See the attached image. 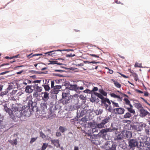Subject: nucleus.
<instances>
[{
    "label": "nucleus",
    "instance_id": "obj_32",
    "mask_svg": "<svg viewBox=\"0 0 150 150\" xmlns=\"http://www.w3.org/2000/svg\"><path fill=\"white\" fill-rule=\"evenodd\" d=\"M91 128L92 129L93 133H94L98 132V129H102V128L98 127L96 125H93V127Z\"/></svg>",
    "mask_w": 150,
    "mask_h": 150
},
{
    "label": "nucleus",
    "instance_id": "obj_14",
    "mask_svg": "<svg viewBox=\"0 0 150 150\" xmlns=\"http://www.w3.org/2000/svg\"><path fill=\"white\" fill-rule=\"evenodd\" d=\"M142 142L143 143L144 146H142L143 147L145 146H150V138H147L146 139L142 140Z\"/></svg>",
    "mask_w": 150,
    "mask_h": 150
},
{
    "label": "nucleus",
    "instance_id": "obj_12",
    "mask_svg": "<svg viewBox=\"0 0 150 150\" xmlns=\"http://www.w3.org/2000/svg\"><path fill=\"white\" fill-rule=\"evenodd\" d=\"M33 86L31 85H27L25 88V91L27 93H31L34 91V88L32 89L31 88Z\"/></svg>",
    "mask_w": 150,
    "mask_h": 150
},
{
    "label": "nucleus",
    "instance_id": "obj_57",
    "mask_svg": "<svg viewBox=\"0 0 150 150\" xmlns=\"http://www.w3.org/2000/svg\"><path fill=\"white\" fill-rule=\"evenodd\" d=\"M38 138V137H33L31 139V140L30 141V144H32L33 142H34L35 141V140L37 139Z\"/></svg>",
    "mask_w": 150,
    "mask_h": 150
},
{
    "label": "nucleus",
    "instance_id": "obj_25",
    "mask_svg": "<svg viewBox=\"0 0 150 150\" xmlns=\"http://www.w3.org/2000/svg\"><path fill=\"white\" fill-rule=\"evenodd\" d=\"M9 115L10 116L11 120L13 121L14 122H17L18 121V120L17 119L16 117L15 114H14L13 113V112H11Z\"/></svg>",
    "mask_w": 150,
    "mask_h": 150
},
{
    "label": "nucleus",
    "instance_id": "obj_8",
    "mask_svg": "<svg viewBox=\"0 0 150 150\" xmlns=\"http://www.w3.org/2000/svg\"><path fill=\"white\" fill-rule=\"evenodd\" d=\"M99 93L98 92H94V93L95 96H96L97 97L100 98V97L107 96V93L102 88L98 90Z\"/></svg>",
    "mask_w": 150,
    "mask_h": 150
},
{
    "label": "nucleus",
    "instance_id": "obj_61",
    "mask_svg": "<svg viewBox=\"0 0 150 150\" xmlns=\"http://www.w3.org/2000/svg\"><path fill=\"white\" fill-rule=\"evenodd\" d=\"M117 108H114L113 109H112V111L111 112L114 113L115 114H117L116 112H117Z\"/></svg>",
    "mask_w": 150,
    "mask_h": 150
},
{
    "label": "nucleus",
    "instance_id": "obj_33",
    "mask_svg": "<svg viewBox=\"0 0 150 150\" xmlns=\"http://www.w3.org/2000/svg\"><path fill=\"white\" fill-rule=\"evenodd\" d=\"M112 80L114 82L115 86L118 88H120L121 86V85L117 81H116L115 80L112 79Z\"/></svg>",
    "mask_w": 150,
    "mask_h": 150
},
{
    "label": "nucleus",
    "instance_id": "obj_4",
    "mask_svg": "<svg viewBox=\"0 0 150 150\" xmlns=\"http://www.w3.org/2000/svg\"><path fill=\"white\" fill-rule=\"evenodd\" d=\"M130 126L132 130L141 131L143 130L144 127H146V124L142 122H135V124H131Z\"/></svg>",
    "mask_w": 150,
    "mask_h": 150
},
{
    "label": "nucleus",
    "instance_id": "obj_13",
    "mask_svg": "<svg viewBox=\"0 0 150 150\" xmlns=\"http://www.w3.org/2000/svg\"><path fill=\"white\" fill-rule=\"evenodd\" d=\"M132 132L131 131H126L125 132H124L123 135L127 139H131L132 137Z\"/></svg>",
    "mask_w": 150,
    "mask_h": 150
},
{
    "label": "nucleus",
    "instance_id": "obj_17",
    "mask_svg": "<svg viewBox=\"0 0 150 150\" xmlns=\"http://www.w3.org/2000/svg\"><path fill=\"white\" fill-rule=\"evenodd\" d=\"M41 109L42 110V112L44 113L45 112V110L47 109V103L44 102L43 103H41L40 104Z\"/></svg>",
    "mask_w": 150,
    "mask_h": 150
},
{
    "label": "nucleus",
    "instance_id": "obj_2",
    "mask_svg": "<svg viewBox=\"0 0 150 150\" xmlns=\"http://www.w3.org/2000/svg\"><path fill=\"white\" fill-rule=\"evenodd\" d=\"M63 91L62 93V98L58 100L59 103H62L63 105H66L70 102L71 100L70 91L69 89L62 90Z\"/></svg>",
    "mask_w": 150,
    "mask_h": 150
},
{
    "label": "nucleus",
    "instance_id": "obj_50",
    "mask_svg": "<svg viewBox=\"0 0 150 150\" xmlns=\"http://www.w3.org/2000/svg\"><path fill=\"white\" fill-rule=\"evenodd\" d=\"M30 72L32 74H40V71H36L33 70H30Z\"/></svg>",
    "mask_w": 150,
    "mask_h": 150
},
{
    "label": "nucleus",
    "instance_id": "obj_21",
    "mask_svg": "<svg viewBox=\"0 0 150 150\" xmlns=\"http://www.w3.org/2000/svg\"><path fill=\"white\" fill-rule=\"evenodd\" d=\"M100 99V101L102 103L101 104V105L103 106L102 105V104H104L105 103H107V102L109 99V98L105 97L104 96L100 97V98H99Z\"/></svg>",
    "mask_w": 150,
    "mask_h": 150
},
{
    "label": "nucleus",
    "instance_id": "obj_39",
    "mask_svg": "<svg viewBox=\"0 0 150 150\" xmlns=\"http://www.w3.org/2000/svg\"><path fill=\"white\" fill-rule=\"evenodd\" d=\"M134 105H135V107L138 109H139V108L142 109L143 108L142 106V104L140 103H135L134 104Z\"/></svg>",
    "mask_w": 150,
    "mask_h": 150
},
{
    "label": "nucleus",
    "instance_id": "obj_48",
    "mask_svg": "<svg viewBox=\"0 0 150 150\" xmlns=\"http://www.w3.org/2000/svg\"><path fill=\"white\" fill-rule=\"evenodd\" d=\"M48 145V144L44 143L41 147V150H45Z\"/></svg>",
    "mask_w": 150,
    "mask_h": 150
},
{
    "label": "nucleus",
    "instance_id": "obj_20",
    "mask_svg": "<svg viewBox=\"0 0 150 150\" xmlns=\"http://www.w3.org/2000/svg\"><path fill=\"white\" fill-rule=\"evenodd\" d=\"M51 61L50 60H49V62H50L49 63H48V65H50V64H56L59 65H65V64L60 63L59 62H58V61Z\"/></svg>",
    "mask_w": 150,
    "mask_h": 150
},
{
    "label": "nucleus",
    "instance_id": "obj_46",
    "mask_svg": "<svg viewBox=\"0 0 150 150\" xmlns=\"http://www.w3.org/2000/svg\"><path fill=\"white\" fill-rule=\"evenodd\" d=\"M131 116V115L129 112H127L124 116L125 118H129Z\"/></svg>",
    "mask_w": 150,
    "mask_h": 150
},
{
    "label": "nucleus",
    "instance_id": "obj_53",
    "mask_svg": "<svg viewBox=\"0 0 150 150\" xmlns=\"http://www.w3.org/2000/svg\"><path fill=\"white\" fill-rule=\"evenodd\" d=\"M52 75L54 76H58L61 77H66V76H64L63 75L60 74H59L53 73Z\"/></svg>",
    "mask_w": 150,
    "mask_h": 150
},
{
    "label": "nucleus",
    "instance_id": "obj_11",
    "mask_svg": "<svg viewBox=\"0 0 150 150\" xmlns=\"http://www.w3.org/2000/svg\"><path fill=\"white\" fill-rule=\"evenodd\" d=\"M69 83H70L69 81H67L66 82H64L63 83V84L61 85H56L55 86L54 88L57 90H60L59 89L62 88V87L63 86H65V89H69V88H67V84H68Z\"/></svg>",
    "mask_w": 150,
    "mask_h": 150
},
{
    "label": "nucleus",
    "instance_id": "obj_9",
    "mask_svg": "<svg viewBox=\"0 0 150 150\" xmlns=\"http://www.w3.org/2000/svg\"><path fill=\"white\" fill-rule=\"evenodd\" d=\"M42 88L41 86H38L34 88V91L33 93V96L34 98H37L38 97L39 95H40V94H38V93L41 92L42 91Z\"/></svg>",
    "mask_w": 150,
    "mask_h": 150
},
{
    "label": "nucleus",
    "instance_id": "obj_37",
    "mask_svg": "<svg viewBox=\"0 0 150 150\" xmlns=\"http://www.w3.org/2000/svg\"><path fill=\"white\" fill-rule=\"evenodd\" d=\"M122 137V135H121V134L119 133L117 136L115 138L114 140H121Z\"/></svg>",
    "mask_w": 150,
    "mask_h": 150
},
{
    "label": "nucleus",
    "instance_id": "obj_23",
    "mask_svg": "<svg viewBox=\"0 0 150 150\" xmlns=\"http://www.w3.org/2000/svg\"><path fill=\"white\" fill-rule=\"evenodd\" d=\"M4 106V111L8 113L9 115L11 112H13V111L10 108L7 107L6 105L5 104Z\"/></svg>",
    "mask_w": 150,
    "mask_h": 150
},
{
    "label": "nucleus",
    "instance_id": "obj_27",
    "mask_svg": "<svg viewBox=\"0 0 150 150\" xmlns=\"http://www.w3.org/2000/svg\"><path fill=\"white\" fill-rule=\"evenodd\" d=\"M113 123H111V128H106L105 129H108V131H107V132H112L113 131H115L117 130V128L113 126Z\"/></svg>",
    "mask_w": 150,
    "mask_h": 150
},
{
    "label": "nucleus",
    "instance_id": "obj_24",
    "mask_svg": "<svg viewBox=\"0 0 150 150\" xmlns=\"http://www.w3.org/2000/svg\"><path fill=\"white\" fill-rule=\"evenodd\" d=\"M117 111L116 112L117 114L122 115L123 114L125 111V110L122 108H117Z\"/></svg>",
    "mask_w": 150,
    "mask_h": 150
},
{
    "label": "nucleus",
    "instance_id": "obj_3",
    "mask_svg": "<svg viewBox=\"0 0 150 150\" xmlns=\"http://www.w3.org/2000/svg\"><path fill=\"white\" fill-rule=\"evenodd\" d=\"M37 103L33 102L31 100H30L27 103V105L23 106V109H24V112L28 111L31 112V110L32 111L38 112V107L37 106Z\"/></svg>",
    "mask_w": 150,
    "mask_h": 150
},
{
    "label": "nucleus",
    "instance_id": "obj_1",
    "mask_svg": "<svg viewBox=\"0 0 150 150\" xmlns=\"http://www.w3.org/2000/svg\"><path fill=\"white\" fill-rule=\"evenodd\" d=\"M143 146L142 140L139 138H134L128 140V147L130 149H134L135 148H141Z\"/></svg>",
    "mask_w": 150,
    "mask_h": 150
},
{
    "label": "nucleus",
    "instance_id": "obj_16",
    "mask_svg": "<svg viewBox=\"0 0 150 150\" xmlns=\"http://www.w3.org/2000/svg\"><path fill=\"white\" fill-rule=\"evenodd\" d=\"M49 93L48 92L45 91L44 93V96L42 97V99L44 101V102H46L47 100L49 99L50 96H49Z\"/></svg>",
    "mask_w": 150,
    "mask_h": 150
},
{
    "label": "nucleus",
    "instance_id": "obj_64",
    "mask_svg": "<svg viewBox=\"0 0 150 150\" xmlns=\"http://www.w3.org/2000/svg\"><path fill=\"white\" fill-rule=\"evenodd\" d=\"M13 85H9L8 86V87L7 88L6 90H8L9 91L10 90H11L13 88Z\"/></svg>",
    "mask_w": 150,
    "mask_h": 150
},
{
    "label": "nucleus",
    "instance_id": "obj_54",
    "mask_svg": "<svg viewBox=\"0 0 150 150\" xmlns=\"http://www.w3.org/2000/svg\"><path fill=\"white\" fill-rule=\"evenodd\" d=\"M124 100L125 102V103L126 105H128L130 103V101L127 98H124Z\"/></svg>",
    "mask_w": 150,
    "mask_h": 150
},
{
    "label": "nucleus",
    "instance_id": "obj_18",
    "mask_svg": "<svg viewBox=\"0 0 150 150\" xmlns=\"http://www.w3.org/2000/svg\"><path fill=\"white\" fill-rule=\"evenodd\" d=\"M111 146H109L108 150H116V148L117 145L115 142H113V141H111Z\"/></svg>",
    "mask_w": 150,
    "mask_h": 150
},
{
    "label": "nucleus",
    "instance_id": "obj_30",
    "mask_svg": "<svg viewBox=\"0 0 150 150\" xmlns=\"http://www.w3.org/2000/svg\"><path fill=\"white\" fill-rule=\"evenodd\" d=\"M52 89L50 92V94L57 95L60 91V90H57L54 88Z\"/></svg>",
    "mask_w": 150,
    "mask_h": 150
},
{
    "label": "nucleus",
    "instance_id": "obj_52",
    "mask_svg": "<svg viewBox=\"0 0 150 150\" xmlns=\"http://www.w3.org/2000/svg\"><path fill=\"white\" fill-rule=\"evenodd\" d=\"M111 102L112 103V104L114 105L113 107H119V104H118V103H115L112 100H111Z\"/></svg>",
    "mask_w": 150,
    "mask_h": 150
},
{
    "label": "nucleus",
    "instance_id": "obj_45",
    "mask_svg": "<svg viewBox=\"0 0 150 150\" xmlns=\"http://www.w3.org/2000/svg\"><path fill=\"white\" fill-rule=\"evenodd\" d=\"M94 93L93 94H91V98H90V101L93 103L95 102V100L94 99V96L95 94H94Z\"/></svg>",
    "mask_w": 150,
    "mask_h": 150
},
{
    "label": "nucleus",
    "instance_id": "obj_15",
    "mask_svg": "<svg viewBox=\"0 0 150 150\" xmlns=\"http://www.w3.org/2000/svg\"><path fill=\"white\" fill-rule=\"evenodd\" d=\"M147 110L144 108L141 109L139 110V113L140 115H139L141 117H144L146 116Z\"/></svg>",
    "mask_w": 150,
    "mask_h": 150
},
{
    "label": "nucleus",
    "instance_id": "obj_31",
    "mask_svg": "<svg viewBox=\"0 0 150 150\" xmlns=\"http://www.w3.org/2000/svg\"><path fill=\"white\" fill-rule=\"evenodd\" d=\"M46 83L45 82L44 84H43L42 86L44 87V89L45 91H48L50 89V88L49 86V84H46Z\"/></svg>",
    "mask_w": 150,
    "mask_h": 150
},
{
    "label": "nucleus",
    "instance_id": "obj_49",
    "mask_svg": "<svg viewBox=\"0 0 150 150\" xmlns=\"http://www.w3.org/2000/svg\"><path fill=\"white\" fill-rule=\"evenodd\" d=\"M9 92L8 90H6L4 91H2L0 93V96L3 97L4 96L6 95Z\"/></svg>",
    "mask_w": 150,
    "mask_h": 150
},
{
    "label": "nucleus",
    "instance_id": "obj_60",
    "mask_svg": "<svg viewBox=\"0 0 150 150\" xmlns=\"http://www.w3.org/2000/svg\"><path fill=\"white\" fill-rule=\"evenodd\" d=\"M54 71L55 72H67L65 71L60 69H55L54 70Z\"/></svg>",
    "mask_w": 150,
    "mask_h": 150
},
{
    "label": "nucleus",
    "instance_id": "obj_34",
    "mask_svg": "<svg viewBox=\"0 0 150 150\" xmlns=\"http://www.w3.org/2000/svg\"><path fill=\"white\" fill-rule=\"evenodd\" d=\"M59 129L60 132L63 133H64L65 131L67 130V129L66 127L62 126H60Z\"/></svg>",
    "mask_w": 150,
    "mask_h": 150
},
{
    "label": "nucleus",
    "instance_id": "obj_40",
    "mask_svg": "<svg viewBox=\"0 0 150 150\" xmlns=\"http://www.w3.org/2000/svg\"><path fill=\"white\" fill-rule=\"evenodd\" d=\"M83 93H87V94H91H91H93L94 92H92L91 91L88 89H86V90L83 91Z\"/></svg>",
    "mask_w": 150,
    "mask_h": 150
},
{
    "label": "nucleus",
    "instance_id": "obj_55",
    "mask_svg": "<svg viewBox=\"0 0 150 150\" xmlns=\"http://www.w3.org/2000/svg\"><path fill=\"white\" fill-rule=\"evenodd\" d=\"M78 94H77V93H76H76L73 95H71L70 94V98H71V100L72 99L73 97H75V98H77L78 97H79V96H78Z\"/></svg>",
    "mask_w": 150,
    "mask_h": 150
},
{
    "label": "nucleus",
    "instance_id": "obj_22",
    "mask_svg": "<svg viewBox=\"0 0 150 150\" xmlns=\"http://www.w3.org/2000/svg\"><path fill=\"white\" fill-rule=\"evenodd\" d=\"M50 97L53 101H55V103H57V95L50 94Z\"/></svg>",
    "mask_w": 150,
    "mask_h": 150
},
{
    "label": "nucleus",
    "instance_id": "obj_42",
    "mask_svg": "<svg viewBox=\"0 0 150 150\" xmlns=\"http://www.w3.org/2000/svg\"><path fill=\"white\" fill-rule=\"evenodd\" d=\"M103 112L102 109H99L98 110H96L95 111V113L96 115H99L102 114Z\"/></svg>",
    "mask_w": 150,
    "mask_h": 150
},
{
    "label": "nucleus",
    "instance_id": "obj_59",
    "mask_svg": "<svg viewBox=\"0 0 150 150\" xmlns=\"http://www.w3.org/2000/svg\"><path fill=\"white\" fill-rule=\"evenodd\" d=\"M98 89V88L97 87H93L92 89L91 90L92 92H96Z\"/></svg>",
    "mask_w": 150,
    "mask_h": 150
},
{
    "label": "nucleus",
    "instance_id": "obj_35",
    "mask_svg": "<svg viewBox=\"0 0 150 150\" xmlns=\"http://www.w3.org/2000/svg\"><path fill=\"white\" fill-rule=\"evenodd\" d=\"M8 142L12 145L14 144L16 145L17 144V140L16 139H15L13 140H9Z\"/></svg>",
    "mask_w": 150,
    "mask_h": 150
},
{
    "label": "nucleus",
    "instance_id": "obj_5",
    "mask_svg": "<svg viewBox=\"0 0 150 150\" xmlns=\"http://www.w3.org/2000/svg\"><path fill=\"white\" fill-rule=\"evenodd\" d=\"M67 88L69 89V90L71 91H74L77 94H80L81 93H83V91H81L80 90H83L84 88L82 86H79L76 84H72L70 83L67 84Z\"/></svg>",
    "mask_w": 150,
    "mask_h": 150
},
{
    "label": "nucleus",
    "instance_id": "obj_19",
    "mask_svg": "<svg viewBox=\"0 0 150 150\" xmlns=\"http://www.w3.org/2000/svg\"><path fill=\"white\" fill-rule=\"evenodd\" d=\"M23 110H24V109H22L21 110V112L19 110H17L16 111H15V115L16 116V117H17L20 118L21 117H22L23 115V113L22 112V111Z\"/></svg>",
    "mask_w": 150,
    "mask_h": 150
},
{
    "label": "nucleus",
    "instance_id": "obj_7",
    "mask_svg": "<svg viewBox=\"0 0 150 150\" xmlns=\"http://www.w3.org/2000/svg\"><path fill=\"white\" fill-rule=\"evenodd\" d=\"M96 125V121L94 120L93 122L86 121L85 122H82L81 124L82 127H83L84 129L92 128L93 125Z\"/></svg>",
    "mask_w": 150,
    "mask_h": 150
},
{
    "label": "nucleus",
    "instance_id": "obj_51",
    "mask_svg": "<svg viewBox=\"0 0 150 150\" xmlns=\"http://www.w3.org/2000/svg\"><path fill=\"white\" fill-rule=\"evenodd\" d=\"M134 67H138L139 68H143L142 66V64H139L138 62H136L135 65Z\"/></svg>",
    "mask_w": 150,
    "mask_h": 150
},
{
    "label": "nucleus",
    "instance_id": "obj_29",
    "mask_svg": "<svg viewBox=\"0 0 150 150\" xmlns=\"http://www.w3.org/2000/svg\"><path fill=\"white\" fill-rule=\"evenodd\" d=\"M77 114L76 116L74 118L71 119V120H74L75 121H78V122L80 121V120L79 119V118L81 117V116H80L79 115V114L78 112V111H77L76 112ZM71 122H73V121H71Z\"/></svg>",
    "mask_w": 150,
    "mask_h": 150
},
{
    "label": "nucleus",
    "instance_id": "obj_43",
    "mask_svg": "<svg viewBox=\"0 0 150 150\" xmlns=\"http://www.w3.org/2000/svg\"><path fill=\"white\" fill-rule=\"evenodd\" d=\"M79 120H80V121H79V122H80V121H81L83 122H86V121H88L87 117L86 116H85L84 117H83L81 119H79Z\"/></svg>",
    "mask_w": 150,
    "mask_h": 150
},
{
    "label": "nucleus",
    "instance_id": "obj_63",
    "mask_svg": "<svg viewBox=\"0 0 150 150\" xmlns=\"http://www.w3.org/2000/svg\"><path fill=\"white\" fill-rule=\"evenodd\" d=\"M56 135L57 137H59L61 136L62 134L60 132H57L56 133Z\"/></svg>",
    "mask_w": 150,
    "mask_h": 150
},
{
    "label": "nucleus",
    "instance_id": "obj_56",
    "mask_svg": "<svg viewBox=\"0 0 150 150\" xmlns=\"http://www.w3.org/2000/svg\"><path fill=\"white\" fill-rule=\"evenodd\" d=\"M79 97L82 100H85L86 99V96H84L83 95H81L79 96Z\"/></svg>",
    "mask_w": 150,
    "mask_h": 150
},
{
    "label": "nucleus",
    "instance_id": "obj_28",
    "mask_svg": "<svg viewBox=\"0 0 150 150\" xmlns=\"http://www.w3.org/2000/svg\"><path fill=\"white\" fill-rule=\"evenodd\" d=\"M87 109L84 108L81 111V112L80 113H79V115L81 117L86 114H87Z\"/></svg>",
    "mask_w": 150,
    "mask_h": 150
},
{
    "label": "nucleus",
    "instance_id": "obj_62",
    "mask_svg": "<svg viewBox=\"0 0 150 150\" xmlns=\"http://www.w3.org/2000/svg\"><path fill=\"white\" fill-rule=\"evenodd\" d=\"M94 96V99L95 100V102H96L97 103H98V102L100 101V100L99 98H96V96Z\"/></svg>",
    "mask_w": 150,
    "mask_h": 150
},
{
    "label": "nucleus",
    "instance_id": "obj_58",
    "mask_svg": "<svg viewBox=\"0 0 150 150\" xmlns=\"http://www.w3.org/2000/svg\"><path fill=\"white\" fill-rule=\"evenodd\" d=\"M40 137H42V138H46V136L45 134L42 132L40 131Z\"/></svg>",
    "mask_w": 150,
    "mask_h": 150
},
{
    "label": "nucleus",
    "instance_id": "obj_6",
    "mask_svg": "<svg viewBox=\"0 0 150 150\" xmlns=\"http://www.w3.org/2000/svg\"><path fill=\"white\" fill-rule=\"evenodd\" d=\"M108 129H105V128L103 129L100 130V132L97 134L96 135V136H98L100 137H102L103 139L107 140L106 136H108L107 134V131H108Z\"/></svg>",
    "mask_w": 150,
    "mask_h": 150
},
{
    "label": "nucleus",
    "instance_id": "obj_38",
    "mask_svg": "<svg viewBox=\"0 0 150 150\" xmlns=\"http://www.w3.org/2000/svg\"><path fill=\"white\" fill-rule=\"evenodd\" d=\"M66 79H58V80H55V82L57 84H60L61 83V82H62V83L64 82L67 81Z\"/></svg>",
    "mask_w": 150,
    "mask_h": 150
},
{
    "label": "nucleus",
    "instance_id": "obj_36",
    "mask_svg": "<svg viewBox=\"0 0 150 150\" xmlns=\"http://www.w3.org/2000/svg\"><path fill=\"white\" fill-rule=\"evenodd\" d=\"M55 51H54V50H52V51H50L46 52L45 53V54L46 55H46V56H52V54H56L55 52H53V53H52L54 52Z\"/></svg>",
    "mask_w": 150,
    "mask_h": 150
},
{
    "label": "nucleus",
    "instance_id": "obj_10",
    "mask_svg": "<svg viewBox=\"0 0 150 150\" xmlns=\"http://www.w3.org/2000/svg\"><path fill=\"white\" fill-rule=\"evenodd\" d=\"M109 122V121L107 120V119L105 118L103 120H102V121L99 123L98 122H96V126L100 128H105V125L108 123Z\"/></svg>",
    "mask_w": 150,
    "mask_h": 150
},
{
    "label": "nucleus",
    "instance_id": "obj_47",
    "mask_svg": "<svg viewBox=\"0 0 150 150\" xmlns=\"http://www.w3.org/2000/svg\"><path fill=\"white\" fill-rule=\"evenodd\" d=\"M19 55V54H18L15 56H13V57H10L8 56H7L5 57V58L6 59H12L14 58H17L18 57Z\"/></svg>",
    "mask_w": 150,
    "mask_h": 150
},
{
    "label": "nucleus",
    "instance_id": "obj_44",
    "mask_svg": "<svg viewBox=\"0 0 150 150\" xmlns=\"http://www.w3.org/2000/svg\"><path fill=\"white\" fill-rule=\"evenodd\" d=\"M128 111L130 112V113H132L134 114L135 113V112L134 109H133L132 108H127Z\"/></svg>",
    "mask_w": 150,
    "mask_h": 150
},
{
    "label": "nucleus",
    "instance_id": "obj_41",
    "mask_svg": "<svg viewBox=\"0 0 150 150\" xmlns=\"http://www.w3.org/2000/svg\"><path fill=\"white\" fill-rule=\"evenodd\" d=\"M59 141V139H52L51 140V144H54V146H56V144H57V142Z\"/></svg>",
    "mask_w": 150,
    "mask_h": 150
},
{
    "label": "nucleus",
    "instance_id": "obj_26",
    "mask_svg": "<svg viewBox=\"0 0 150 150\" xmlns=\"http://www.w3.org/2000/svg\"><path fill=\"white\" fill-rule=\"evenodd\" d=\"M54 107L53 106H50V108L48 109L49 111H48V113L50 115H52L53 114L55 110L57 109L56 108H54Z\"/></svg>",
    "mask_w": 150,
    "mask_h": 150
}]
</instances>
